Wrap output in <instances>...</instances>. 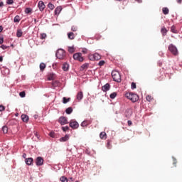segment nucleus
Here are the masks:
<instances>
[{
  "instance_id": "obj_1",
  "label": "nucleus",
  "mask_w": 182,
  "mask_h": 182,
  "mask_svg": "<svg viewBox=\"0 0 182 182\" xmlns=\"http://www.w3.org/2000/svg\"><path fill=\"white\" fill-rule=\"evenodd\" d=\"M112 76L114 82H117L118 83H120V82H122V76L120 75V73H119V71L113 70L112 72Z\"/></svg>"
},
{
  "instance_id": "obj_2",
  "label": "nucleus",
  "mask_w": 182,
  "mask_h": 182,
  "mask_svg": "<svg viewBox=\"0 0 182 182\" xmlns=\"http://www.w3.org/2000/svg\"><path fill=\"white\" fill-rule=\"evenodd\" d=\"M125 96L127 99L133 102L134 103L139 100V95L136 94H133L132 92H127L125 94Z\"/></svg>"
},
{
  "instance_id": "obj_3",
  "label": "nucleus",
  "mask_w": 182,
  "mask_h": 182,
  "mask_svg": "<svg viewBox=\"0 0 182 182\" xmlns=\"http://www.w3.org/2000/svg\"><path fill=\"white\" fill-rule=\"evenodd\" d=\"M168 50L171 52V53H172V55H174L175 56L178 55V50H177V47L173 44H170L168 46Z\"/></svg>"
},
{
  "instance_id": "obj_4",
  "label": "nucleus",
  "mask_w": 182,
  "mask_h": 182,
  "mask_svg": "<svg viewBox=\"0 0 182 182\" xmlns=\"http://www.w3.org/2000/svg\"><path fill=\"white\" fill-rule=\"evenodd\" d=\"M88 58L90 60H100L102 59V56L97 53L90 54Z\"/></svg>"
},
{
  "instance_id": "obj_5",
  "label": "nucleus",
  "mask_w": 182,
  "mask_h": 182,
  "mask_svg": "<svg viewBox=\"0 0 182 182\" xmlns=\"http://www.w3.org/2000/svg\"><path fill=\"white\" fill-rule=\"evenodd\" d=\"M55 56L58 59H63L65 56V53L63 49H58L56 52Z\"/></svg>"
},
{
  "instance_id": "obj_6",
  "label": "nucleus",
  "mask_w": 182,
  "mask_h": 182,
  "mask_svg": "<svg viewBox=\"0 0 182 182\" xmlns=\"http://www.w3.org/2000/svg\"><path fill=\"white\" fill-rule=\"evenodd\" d=\"M73 59H75V60H78V62H83V60H85V58H83V56H82L80 53H75L73 55Z\"/></svg>"
},
{
  "instance_id": "obj_7",
  "label": "nucleus",
  "mask_w": 182,
  "mask_h": 182,
  "mask_svg": "<svg viewBox=\"0 0 182 182\" xmlns=\"http://www.w3.org/2000/svg\"><path fill=\"white\" fill-rule=\"evenodd\" d=\"M70 127L76 129L79 127V123H77V122L75 121V120H71L70 122Z\"/></svg>"
},
{
  "instance_id": "obj_8",
  "label": "nucleus",
  "mask_w": 182,
  "mask_h": 182,
  "mask_svg": "<svg viewBox=\"0 0 182 182\" xmlns=\"http://www.w3.org/2000/svg\"><path fill=\"white\" fill-rule=\"evenodd\" d=\"M36 166H43V158L38 156L36 159Z\"/></svg>"
},
{
  "instance_id": "obj_9",
  "label": "nucleus",
  "mask_w": 182,
  "mask_h": 182,
  "mask_svg": "<svg viewBox=\"0 0 182 182\" xmlns=\"http://www.w3.org/2000/svg\"><path fill=\"white\" fill-rule=\"evenodd\" d=\"M59 122L60 124H62V126L64 124H68V119H66L65 117H60L59 119Z\"/></svg>"
},
{
  "instance_id": "obj_10",
  "label": "nucleus",
  "mask_w": 182,
  "mask_h": 182,
  "mask_svg": "<svg viewBox=\"0 0 182 182\" xmlns=\"http://www.w3.org/2000/svg\"><path fill=\"white\" fill-rule=\"evenodd\" d=\"M110 90V84H109V83H107V84H105L104 86H102V90L103 91V92H107L108 90Z\"/></svg>"
},
{
  "instance_id": "obj_11",
  "label": "nucleus",
  "mask_w": 182,
  "mask_h": 182,
  "mask_svg": "<svg viewBox=\"0 0 182 182\" xmlns=\"http://www.w3.org/2000/svg\"><path fill=\"white\" fill-rule=\"evenodd\" d=\"M38 8H39L40 11H43V9H45V8H46L45 3H43V1H40L38 2Z\"/></svg>"
},
{
  "instance_id": "obj_12",
  "label": "nucleus",
  "mask_w": 182,
  "mask_h": 182,
  "mask_svg": "<svg viewBox=\"0 0 182 182\" xmlns=\"http://www.w3.org/2000/svg\"><path fill=\"white\" fill-rule=\"evenodd\" d=\"M82 99H83V92H79L77 94V100H78V102H80V100H82Z\"/></svg>"
},
{
  "instance_id": "obj_13",
  "label": "nucleus",
  "mask_w": 182,
  "mask_h": 182,
  "mask_svg": "<svg viewBox=\"0 0 182 182\" xmlns=\"http://www.w3.org/2000/svg\"><path fill=\"white\" fill-rule=\"evenodd\" d=\"M25 161L27 166H31L32 163H33V159L32 158L26 159Z\"/></svg>"
},
{
  "instance_id": "obj_14",
  "label": "nucleus",
  "mask_w": 182,
  "mask_h": 182,
  "mask_svg": "<svg viewBox=\"0 0 182 182\" xmlns=\"http://www.w3.org/2000/svg\"><path fill=\"white\" fill-rule=\"evenodd\" d=\"M62 11V6H59L55 9V15H59Z\"/></svg>"
},
{
  "instance_id": "obj_15",
  "label": "nucleus",
  "mask_w": 182,
  "mask_h": 182,
  "mask_svg": "<svg viewBox=\"0 0 182 182\" xmlns=\"http://www.w3.org/2000/svg\"><path fill=\"white\" fill-rule=\"evenodd\" d=\"M21 119L23 122L26 123L29 120V117H28V115H26V114H22Z\"/></svg>"
},
{
  "instance_id": "obj_16",
  "label": "nucleus",
  "mask_w": 182,
  "mask_h": 182,
  "mask_svg": "<svg viewBox=\"0 0 182 182\" xmlns=\"http://www.w3.org/2000/svg\"><path fill=\"white\" fill-rule=\"evenodd\" d=\"M68 69H69V64L65 63L63 65V70L66 72V70H68Z\"/></svg>"
},
{
  "instance_id": "obj_17",
  "label": "nucleus",
  "mask_w": 182,
  "mask_h": 182,
  "mask_svg": "<svg viewBox=\"0 0 182 182\" xmlns=\"http://www.w3.org/2000/svg\"><path fill=\"white\" fill-rule=\"evenodd\" d=\"M100 139H106V137H107L106 132H101V133L100 134Z\"/></svg>"
},
{
  "instance_id": "obj_18",
  "label": "nucleus",
  "mask_w": 182,
  "mask_h": 182,
  "mask_svg": "<svg viewBox=\"0 0 182 182\" xmlns=\"http://www.w3.org/2000/svg\"><path fill=\"white\" fill-rule=\"evenodd\" d=\"M68 140H69V136L68 135L60 139V141H68Z\"/></svg>"
},
{
  "instance_id": "obj_19",
  "label": "nucleus",
  "mask_w": 182,
  "mask_h": 182,
  "mask_svg": "<svg viewBox=\"0 0 182 182\" xmlns=\"http://www.w3.org/2000/svg\"><path fill=\"white\" fill-rule=\"evenodd\" d=\"M162 12L164 15H168L169 11L167 7H164L162 9Z\"/></svg>"
},
{
  "instance_id": "obj_20",
  "label": "nucleus",
  "mask_w": 182,
  "mask_h": 182,
  "mask_svg": "<svg viewBox=\"0 0 182 182\" xmlns=\"http://www.w3.org/2000/svg\"><path fill=\"white\" fill-rule=\"evenodd\" d=\"M72 112H73V109L70 107L67 108L65 110V113H67V114H70V113H72Z\"/></svg>"
},
{
  "instance_id": "obj_21",
  "label": "nucleus",
  "mask_w": 182,
  "mask_h": 182,
  "mask_svg": "<svg viewBox=\"0 0 182 182\" xmlns=\"http://www.w3.org/2000/svg\"><path fill=\"white\" fill-rule=\"evenodd\" d=\"M68 36L69 39H75V34L72 32L68 33Z\"/></svg>"
},
{
  "instance_id": "obj_22",
  "label": "nucleus",
  "mask_w": 182,
  "mask_h": 182,
  "mask_svg": "<svg viewBox=\"0 0 182 182\" xmlns=\"http://www.w3.org/2000/svg\"><path fill=\"white\" fill-rule=\"evenodd\" d=\"M22 30L18 29L17 30V33H16V36L17 38H21V36H22Z\"/></svg>"
},
{
  "instance_id": "obj_23",
  "label": "nucleus",
  "mask_w": 182,
  "mask_h": 182,
  "mask_svg": "<svg viewBox=\"0 0 182 182\" xmlns=\"http://www.w3.org/2000/svg\"><path fill=\"white\" fill-rule=\"evenodd\" d=\"M68 102H70V98L67 99L65 97L63 98V103H64V105H66Z\"/></svg>"
},
{
  "instance_id": "obj_24",
  "label": "nucleus",
  "mask_w": 182,
  "mask_h": 182,
  "mask_svg": "<svg viewBox=\"0 0 182 182\" xmlns=\"http://www.w3.org/2000/svg\"><path fill=\"white\" fill-rule=\"evenodd\" d=\"M161 32L162 35L164 36V35H166V33H167V28H166L165 27L162 28L161 30Z\"/></svg>"
},
{
  "instance_id": "obj_25",
  "label": "nucleus",
  "mask_w": 182,
  "mask_h": 182,
  "mask_svg": "<svg viewBox=\"0 0 182 182\" xmlns=\"http://www.w3.org/2000/svg\"><path fill=\"white\" fill-rule=\"evenodd\" d=\"M48 7L51 9V11H53L55 9V5H53L52 3H49L48 4Z\"/></svg>"
},
{
  "instance_id": "obj_26",
  "label": "nucleus",
  "mask_w": 182,
  "mask_h": 182,
  "mask_svg": "<svg viewBox=\"0 0 182 182\" xmlns=\"http://www.w3.org/2000/svg\"><path fill=\"white\" fill-rule=\"evenodd\" d=\"M45 68H46V65H45V63H41L40 64L41 70H45Z\"/></svg>"
},
{
  "instance_id": "obj_27",
  "label": "nucleus",
  "mask_w": 182,
  "mask_h": 182,
  "mask_svg": "<svg viewBox=\"0 0 182 182\" xmlns=\"http://www.w3.org/2000/svg\"><path fill=\"white\" fill-rule=\"evenodd\" d=\"M55 79V74L51 73L49 75L48 80H53Z\"/></svg>"
},
{
  "instance_id": "obj_28",
  "label": "nucleus",
  "mask_w": 182,
  "mask_h": 182,
  "mask_svg": "<svg viewBox=\"0 0 182 182\" xmlns=\"http://www.w3.org/2000/svg\"><path fill=\"white\" fill-rule=\"evenodd\" d=\"M88 125H89V124L87 123V121H83L81 123L82 127H87Z\"/></svg>"
},
{
  "instance_id": "obj_29",
  "label": "nucleus",
  "mask_w": 182,
  "mask_h": 182,
  "mask_svg": "<svg viewBox=\"0 0 182 182\" xmlns=\"http://www.w3.org/2000/svg\"><path fill=\"white\" fill-rule=\"evenodd\" d=\"M171 31L173 33H177V30L176 29V26H172L171 28Z\"/></svg>"
},
{
  "instance_id": "obj_30",
  "label": "nucleus",
  "mask_w": 182,
  "mask_h": 182,
  "mask_svg": "<svg viewBox=\"0 0 182 182\" xmlns=\"http://www.w3.org/2000/svg\"><path fill=\"white\" fill-rule=\"evenodd\" d=\"M60 180L62 181V182H68V178H66L65 176H61L60 178Z\"/></svg>"
},
{
  "instance_id": "obj_31",
  "label": "nucleus",
  "mask_w": 182,
  "mask_h": 182,
  "mask_svg": "<svg viewBox=\"0 0 182 182\" xmlns=\"http://www.w3.org/2000/svg\"><path fill=\"white\" fill-rule=\"evenodd\" d=\"M14 22L16 23V22H19V21H21V18L19 17V16H16L14 17Z\"/></svg>"
},
{
  "instance_id": "obj_32",
  "label": "nucleus",
  "mask_w": 182,
  "mask_h": 182,
  "mask_svg": "<svg viewBox=\"0 0 182 182\" xmlns=\"http://www.w3.org/2000/svg\"><path fill=\"white\" fill-rule=\"evenodd\" d=\"M46 33H41V36H40V39H46Z\"/></svg>"
},
{
  "instance_id": "obj_33",
  "label": "nucleus",
  "mask_w": 182,
  "mask_h": 182,
  "mask_svg": "<svg viewBox=\"0 0 182 182\" xmlns=\"http://www.w3.org/2000/svg\"><path fill=\"white\" fill-rule=\"evenodd\" d=\"M2 131H3V133H4V134H6V133H8V127H2Z\"/></svg>"
},
{
  "instance_id": "obj_34",
  "label": "nucleus",
  "mask_w": 182,
  "mask_h": 182,
  "mask_svg": "<svg viewBox=\"0 0 182 182\" xmlns=\"http://www.w3.org/2000/svg\"><path fill=\"white\" fill-rule=\"evenodd\" d=\"M117 96V94L116 92H113L109 95L110 99H114Z\"/></svg>"
},
{
  "instance_id": "obj_35",
  "label": "nucleus",
  "mask_w": 182,
  "mask_h": 182,
  "mask_svg": "<svg viewBox=\"0 0 182 182\" xmlns=\"http://www.w3.org/2000/svg\"><path fill=\"white\" fill-rule=\"evenodd\" d=\"M68 52H70V53H73V52H75V48L69 47L68 48Z\"/></svg>"
},
{
  "instance_id": "obj_36",
  "label": "nucleus",
  "mask_w": 182,
  "mask_h": 182,
  "mask_svg": "<svg viewBox=\"0 0 182 182\" xmlns=\"http://www.w3.org/2000/svg\"><path fill=\"white\" fill-rule=\"evenodd\" d=\"M25 12L26 14H31V12H32V9H31V8H26Z\"/></svg>"
},
{
  "instance_id": "obj_37",
  "label": "nucleus",
  "mask_w": 182,
  "mask_h": 182,
  "mask_svg": "<svg viewBox=\"0 0 182 182\" xmlns=\"http://www.w3.org/2000/svg\"><path fill=\"white\" fill-rule=\"evenodd\" d=\"M6 4L8 5H12V4H14V0H7Z\"/></svg>"
},
{
  "instance_id": "obj_38",
  "label": "nucleus",
  "mask_w": 182,
  "mask_h": 182,
  "mask_svg": "<svg viewBox=\"0 0 182 182\" xmlns=\"http://www.w3.org/2000/svg\"><path fill=\"white\" fill-rule=\"evenodd\" d=\"M105 60H100L98 63L99 66H103L105 65Z\"/></svg>"
},
{
  "instance_id": "obj_39",
  "label": "nucleus",
  "mask_w": 182,
  "mask_h": 182,
  "mask_svg": "<svg viewBox=\"0 0 182 182\" xmlns=\"http://www.w3.org/2000/svg\"><path fill=\"white\" fill-rule=\"evenodd\" d=\"M19 96L21 97H25V96H26V94H25V92H21L20 93H19Z\"/></svg>"
},
{
  "instance_id": "obj_40",
  "label": "nucleus",
  "mask_w": 182,
  "mask_h": 182,
  "mask_svg": "<svg viewBox=\"0 0 182 182\" xmlns=\"http://www.w3.org/2000/svg\"><path fill=\"white\" fill-rule=\"evenodd\" d=\"M62 130L63 132H68V130H69V127H63Z\"/></svg>"
},
{
  "instance_id": "obj_41",
  "label": "nucleus",
  "mask_w": 182,
  "mask_h": 182,
  "mask_svg": "<svg viewBox=\"0 0 182 182\" xmlns=\"http://www.w3.org/2000/svg\"><path fill=\"white\" fill-rule=\"evenodd\" d=\"M153 98H151V96H150V95H147L146 96V100H147V102H151V100H152Z\"/></svg>"
},
{
  "instance_id": "obj_42",
  "label": "nucleus",
  "mask_w": 182,
  "mask_h": 182,
  "mask_svg": "<svg viewBox=\"0 0 182 182\" xmlns=\"http://www.w3.org/2000/svg\"><path fill=\"white\" fill-rule=\"evenodd\" d=\"M87 64H83V65L81 66L82 70H83V69H87Z\"/></svg>"
},
{
  "instance_id": "obj_43",
  "label": "nucleus",
  "mask_w": 182,
  "mask_h": 182,
  "mask_svg": "<svg viewBox=\"0 0 182 182\" xmlns=\"http://www.w3.org/2000/svg\"><path fill=\"white\" fill-rule=\"evenodd\" d=\"M136 84L134 82H132L131 89H136Z\"/></svg>"
},
{
  "instance_id": "obj_44",
  "label": "nucleus",
  "mask_w": 182,
  "mask_h": 182,
  "mask_svg": "<svg viewBox=\"0 0 182 182\" xmlns=\"http://www.w3.org/2000/svg\"><path fill=\"white\" fill-rule=\"evenodd\" d=\"M5 110V107L4 105H0V112H4Z\"/></svg>"
},
{
  "instance_id": "obj_45",
  "label": "nucleus",
  "mask_w": 182,
  "mask_h": 182,
  "mask_svg": "<svg viewBox=\"0 0 182 182\" xmlns=\"http://www.w3.org/2000/svg\"><path fill=\"white\" fill-rule=\"evenodd\" d=\"M49 136H50V137H55V132H51L50 134H49Z\"/></svg>"
},
{
  "instance_id": "obj_46",
  "label": "nucleus",
  "mask_w": 182,
  "mask_h": 182,
  "mask_svg": "<svg viewBox=\"0 0 182 182\" xmlns=\"http://www.w3.org/2000/svg\"><path fill=\"white\" fill-rule=\"evenodd\" d=\"M71 29H72V31H73V32H76V31H77V27H75V26H73V27L71 28Z\"/></svg>"
},
{
  "instance_id": "obj_47",
  "label": "nucleus",
  "mask_w": 182,
  "mask_h": 182,
  "mask_svg": "<svg viewBox=\"0 0 182 182\" xmlns=\"http://www.w3.org/2000/svg\"><path fill=\"white\" fill-rule=\"evenodd\" d=\"M1 49H3L4 50H5V49H8V46H5V45H2L1 46Z\"/></svg>"
},
{
  "instance_id": "obj_48",
  "label": "nucleus",
  "mask_w": 182,
  "mask_h": 182,
  "mask_svg": "<svg viewBox=\"0 0 182 182\" xmlns=\"http://www.w3.org/2000/svg\"><path fill=\"white\" fill-rule=\"evenodd\" d=\"M4 43V37H0V45H2Z\"/></svg>"
},
{
  "instance_id": "obj_49",
  "label": "nucleus",
  "mask_w": 182,
  "mask_h": 182,
  "mask_svg": "<svg viewBox=\"0 0 182 182\" xmlns=\"http://www.w3.org/2000/svg\"><path fill=\"white\" fill-rule=\"evenodd\" d=\"M82 53H87V49L85 48L84 50H82Z\"/></svg>"
},
{
  "instance_id": "obj_50",
  "label": "nucleus",
  "mask_w": 182,
  "mask_h": 182,
  "mask_svg": "<svg viewBox=\"0 0 182 182\" xmlns=\"http://www.w3.org/2000/svg\"><path fill=\"white\" fill-rule=\"evenodd\" d=\"M34 134L36 135V137H38V139H39V135L38 134V132H34Z\"/></svg>"
},
{
  "instance_id": "obj_51",
  "label": "nucleus",
  "mask_w": 182,
  "mask_h": 182,
  "mask_svg": "<svg viewBox=\"0 0 182 182\" xmlns=\"http://www.w3.org/2000/svg\"><path fill=\"white\" fill-rule=\"evenodd\" d=\"M132 121L129 120L128 121V126H132Z\"/></svg>"
},
{
  "instance_id": "obj_52",
  "label": "nucleus",
  "mask_w": 182,
  "mask_h": 182,
  "mask_svg": "<svg viewBox=\"0 0 182 182\" xmlns=\"http://www.w3.org/2000/svg\"><path fill=\"white\" fill-rule=\"evenodd\" d=\"M135 1L139 4H141V2H143V0H135Z\"/></svg>"
},
{
  "instance_id": "obj_53",
  "label": "nucleus",
  "mask_w": 182,
  "mask_h": 182,
  "mask_svg": "<svg viewBox=\"0 0 182 182\" xmlns=\"http://www.w3.org/2000/svg\"><path fill=\"white\" fill-rule=\"evenodd\" d=\"M2 31H4V28L2 27V26H0V33L2 32Z\"/></svg>"
},
{
  "instance_id": "obj_54",
  "label": "nucleus",
  "mask_w": 182,
  "mask_h": 182,
  "mask_svg": "<svg viewBox=\"0 0 182 182\" xmlns=\"http://www.w3.org/2000/svg\"><path fill=\"white\" fill-rule=\"evenodd\" d=\"M107 147H108V149H111L110 142H108V143H107Z\"/></svg>"
},
{
  "instance_id": "obj_55",
  "label": "nucleus",
  "mask_w": 182,
  "mask_h": 182,
  "mask_svg": "<svg viewBox=\"0 0 182 182\" xmlns=\"http://www.w3.org/2000/svg\"><path fill=\"white\" fill-rule=\"evenodd\" d=\"M176 2H177L178 4H181L182 0H176Z\"/></svg>"
},
{
  "instance_id": "obj_56",
  "label": "nucleus",
  "mask_w": 182,
  "mask_h": 182,
  "mask_svg": "<svg viewBox=\"0 0 182 182\" xmlns=\"http://www.w3.org/2000/svg\"><path fill=\"white\" fill-rule=\"evenodd\" d=\"M4 60V58L2 56H0V62H2Z\"/></svg>"
},
{
  "instance_id": "obj_57",
  "label": "nucleus",
  "mask_w": 182,
  "mask_h": 182,
  "mask_svg": "<svg viewBox=\"0 0 182 182\" xmlns=\"http://www.w3.org/2000/svg\"><path fill=\"white\" fill-rule=\"evenodd\" d=\"M23 159H26V154H23Z\"/></svg>"
},
{
  "instance_id": "obj_58",
  "label": "nucleus",
  "mask_w": 182,
  "mask_h": 182,
  "mask_svg": "<svg viewBox=\"0 0 182 182\" xmlns=\"http://www.w3.org/2000/svg\"><path fill=\"white\" fill-rule=\"evenodd\" d=\"M0 6H4V2H0Z\"/></svg>"
},
{
  "instance_id": "obj_59",
  "label": "nucleus",
  "mask_w": 182,
  "mask_h": 182,
  "mask_svg": "<svg viewBox=\"0 0 182 182\" xmlns=\"http://www.w3.org/2000/svg\"><path fill=\"white\" fill-rule=\"evenodd\" d=\"M70 180H71L72 181H73V178H70Z\"/></svg>"
},
{
  "instance_id": "obj_60",
  "label": "nucleus",
  "mask_w": 182,
  "mask_h": 182,
  "mask_svg": "<svg viewBox=\"0 0 182 182\" xmlns=\"http://www.w3.org/2000/svg\"><path fill=\"white\" fill-rule=\"evenodd\" d=\"M35 22H36V19H34Z\"/></svg>"
},
{
  "instance_id": "obj_61",
  "label": "nucleus",
  "mask_w": 182,
  "mask_h": 182,
  "mask_svg": "<svg viewBox=\"0 0 182 182\" xmlns=\"http://www.w3.org/2000/svg\"><path fill=\"white\" fill-rule=\"evenodd\" d=\"M16 116H18V114H16Z\"/></svg>"
},
{
  "instance_id": "obj_62",
  "label": "nucleus",
  "mask_w": 182,
  "mask_h": 182,
  "mask_svg": "<svg viewBox=\"0 0 182 182\" xmlns=\"http://www.w3.org/2000/svg\"><path fill=\"white\" fill-rule=\"evenodd\" d=\"M75 182H79V181H76Z\"/></svg>"
}]
</instances>
